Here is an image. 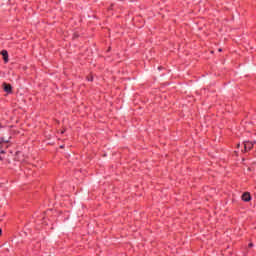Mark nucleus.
<instances>
[{
  "instance_id": "obj_1",
  "label": "nucleus",
  "mask_w": 256,
  "mask_h": 256,
  "mask_svg": "<svg viewBox=\"0 0 256 256\" xmlns=\"http://www.w3.org/2000/svg\"><path fill=\"white\" fill-rule=\"evenodd\" d=\"M0 139V149H3L4 145L8 147L7 143L11 140V134L7 131L0 130Z\"/></svg>"
},
{
  "instance_id": "obj_2",
  "label": "nucleus",
  "mask_w": 256,
  "mask_h": 256,
  "mask_svg": "<svg viewBox=\"0 0 256 256\" xmlns=\"http://www.w3.org/2000/svg\"><path fill=\"white\" fill-rule=\"evenodd\" d=\"M256 142L244 141V153L251 151Z\"/></svg>"
},
{
  "instance_id": "obj_3",
  "label": "nucleus",
  "mask_w": 256,
  "mask_h": 256,
  "mask_svg": "<svg viewBox=\"0 0 256 256\" xmlns=\"http://www.w3.org/2000/svg\"><path fill=\"white\" fill-rule=\"evenodd\" d=\"M2 86H3V89H4L5 93H8V94L13 93V86H11V84H7V83L4 82L2 84Z\"/></svg>"
},
{
  "instance_id": "obj_4",
  "label": "nucleus",
  "mask_w": 256,
  "mask_h": 256,
  "mask_svg": "<svg viewBox=\"0 0 256 256\" xmlns=\"http://www.w3.org/2000/svg\"><path fill=\"white\" fill-rule=\"evenodd\" d=\"M242 201H245V203H249V201H251V193L244 192L242 194Z\"/></svg>"
},
{
  "instance_id": "obj_5",
  "label": "nucleus",
  "mask_w": 256,
  "mask_h": 256,
  "mask_svg": "<svg viewBox=\"0 0 256 256\" xmlns=\"http://www.w3.org/2000/svg\"><path fill=\"white\" fill-rule=\"evenodd\" d=\"M0 55L3 56L4 63H9V53L7 52V50H2L0 52Z\"/></svg>"
},
{
  "instance_id": "obj_6",
  "label": "nucleus",
  "mask_w": 256,
  "mask_h": 256,
  "mask_svg": "<svg viewBox=\"0 0 256 256\" xmlns=\"http://www.w3.org/2000/svg\"><path fill=\"white\" fill-rule=\"evenodd\" d=\"M0 153L1 154H5V153H13L11 150H9V143H7V146L6 145H4L3 147H2V149H0Z\"/></svg>"
},
{
  "instance_id": "obj_7",
  "label": "nucleus",
  "mask_w": 256,
  "mask_h": 256,
  "mask_svg": "<svg viewBox=\"0 0 256 256\" xmlns=\"http://www.w3.org/2000/svg\"><path fill=\"white\" fill-rule=\"evenodd\" d=\"M87 81H93V75L88 76Z\"/></svg>"
},
{
  "instance_id": "obj_8",
  "label": "nucleus",
  "mask_w": 256,
  "mask_h": 256,
  "mask_svg": "<svg viewBox=\"0 0 256 256\" xmlns=\"http://www.w3.org/2000/svg\"><path fill=\"white\" fill-rule=\"evenodd\" d=\"M65 131H67V129L66 128H64L60 133H61V135H63V133H65Z\"/></svg>"
},
{
  "instance_id": "obj_9",
  "label": "nucleus",
  "mask_w": 256,
  "mask_h": 256,
  "mask_svg": "<svg viewBox=\"0 0 256 256\" xmlns=\"http://www.w3.org/2000/svg\"><path fill=\"white\" fill-rule=\"evenodd\" d=\"M3 235V230L0 228V237Z\"/></svg>"
},
{
  "instance_id": "obj_10",
  "label": "nucleus",
  "mask_w": 256,
  "mask_h": 256,
  "mask_svg": "<svg viewBox=\"0 0 256 256\" xmlns=\"http://www.w3.org/2000/svg\"><path fill=\"white\" fill-rule=\"evenodd\" d=\"M60 149H65V145H61V146H60Z\"/></svg>"
},
{
  "instance_id": "obj_11",
  "label": "nucleus",
  "mask_w": 256,
  "mask_h": 256,
  "mask_svg": "<svg viewBox=\"0 0 256 256\" xmlns=\"http://www.w3.org/2000/svg\"><path fill=\"white\" fill-rule=\"evenodd\" d=\"M248 247H253V243H249V244H248Z\"/></svg>"
},
{
  "instance_id": "obj_12",
  "label": "nucleus",
  "mask_w": 256,
  "mask_h": 256,
  "mask_svg": "<svg viewBox=\"0 0 256 256\" xmlns=\"http://www.w3.org/2000/svg\"><path fill=\"white\" fill-rule=\"evenodd\" d=\"M218 51H219V53H221V51H223V49L219 48Z\"/></svg>"
},
{
  "instance_id": "obj_13",
  "label": "nucleus",
  "mask_w": 256,
  "mask_h": 256,
  "mask_svg": "<svg viewBox=\"0 0 256 256\" xmlns=\"http://www.w3.org/2000/svg\"><path fill=\"white\" fill-rule=\"evenodd\" d=\"M74 37H79V35H77V33L74 34Z\"/></svg>"
},
{
  "instance_id": "obj_14",
  "label": "nucleus",
  "mask_w": 256,
  "mask_h": 256,
  "mask_svg": "<svg viewBox=\"0 0 256 256\" xmlns=\"http://www.w3.org/2000/svg\"><path fill=\"white\" fill-rule=\"evenodd\" d=\"M237 147L240 148V147H241V144H237Z\"/></svg>"
},
{
  "instance_id": "obj_15",
  "label": "nucleus",
  "mask_w": 256,
  "mask_h": 256,
  "mask_svg": "<svg viewBox=\"0 0 256 256\" xmlns=\"http://www.w3.org/2000/svg\"><path fill=\"white\" fill-rule=\"evenodd\" d=\"M0 161H3V157L0 156Z\"/></svg>"
}]
</instances>
